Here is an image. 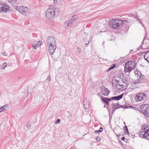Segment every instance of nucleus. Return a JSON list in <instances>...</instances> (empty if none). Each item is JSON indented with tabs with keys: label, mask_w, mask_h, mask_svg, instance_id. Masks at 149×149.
<instances>
[{
	"label": "nucleus",
	"mask_w": 149,
	"mask_h": 149,
	"mask_svg": "<svg viewBox=\"0 0 149 149\" xmlns=\"http://www.w3.org/2000/svg\"><path fill=\"white\" fill-rule=\"evenodd\" d=\"M117 84H117V85H116V87H118V86H120H120H121V85H122V84H118V83H117Z\"/></svg>",
	"instance_id": "nucleus-38"
},
{
	"label": "nucleus",
	"mask_w": 149,
	"mask_h": 149,
	"mask_svg": "<svg viewBox=\"0 0 149 149\" xmlns=\"http://www.w3.org/2000/svg\"><path fill=\"white\" fill-rule=\"evenodd\" d=\"M124 86V85L122 84L121 86L120 87V88H118V90H122L123 89V86Z\"/></svg>",
	"instance_id": "nucleus-29"
},
{
	"label": "nucleus",
	"mask_w": 149,
	"mask_h": 149,
	"mask_svg": "<svg viewBox=\"0 0 149 149\" xmlns=\"http://www.w3.org/2000/svg\"><path fill=\"white\" fill-rule=\"evenodd\" d=\"M60 121V119H58L55 122V123L56 124H58L59 123Z\"/></svg>",
	"instance_id": "nucleus-32"
},
{
	"label": "nucleus",
	"mask_w": 149,
	"mask_h": 149,
	"mask_svg": "<svg viewBox=\"0 0 149 149\" xmlns=\"http://www.w3.org/2000/svg\"><path fill=\"white\" fill-rule=\"evenodd\" d=\"M95 132L97 133H100V132L99 131V130H95Z\"/></svg>",
	"instance_id": "nucleus-37"
},
{
	"label": "nucleus",
	"mask_w": 149,
	"mask_h": 149,
	"mask_svg": "<svg viewBox=\"0 0 149 149\" xmlns=\"http://www.w3.org/2000/svg\"><path fill=\"white\" fill-rule=\"evenodd\" d=\"M140 53L139 52L138 53V55H141V54H140V53Z\"/></svg>",
	"instance_id": "nucleus-49"
},
{
	"label": "nucleus",
	"mask_w": 149,
	"mask_h": 149,
	"mask_svg": "<svg viewBox=\"0 0 149 149\" xmlns=\"http://www.w3.org/2000/svg\"><path fill=\"white\" fill-rule=\"evenodd\" d=\"M27 126L28 127H30V125H29V124H27Z\"/></svg>",
	"instance_id": "nucleus-46"
},
{
	"label": "nucleus",
	"mask_w": 149,
	"mask_h": 149,
	"mask_svg": "<svg viewBox=\"0 0 149 149\" xmlns=\"http://www.w3.org/2000/svg\"><path fill=\"white\" fill-rule=\"evenodd\" d=\"M123 96V94H121L120 95L116 96L117 100H118L120 99H121Z\"/></svg>",
	"instance_id": "nucleus-23"
},
{
	"label": "nucleus",
	"mask_w": 149,
	"mask_h": 149,
	"mask_svg": "<svg viewBox=\"0 0 149 149\" xmlns=\"http://www.w3.org/2000/svg\"><path fill=\"white\" fill-rule=\"evenodd\" d=\"M76 20V16H73L70 20L65 22L64 24L65 28L66 29H68L70 28L74 22Z\"/></svg>",
	"instance_id": "nucleus-6"
},
{
	"label": "nucleus",
	"mask_w": 149,
	"mask_h": 149,
	"mask_svg": "<svg viewBox=\"0 0 149 149\" xmlns=\"http://www.w3.org/2000/svg\"><path fill=\"white\" fill-rule=\"evenodd\" d=\"M140 82H140H140H139V83H140ZM138 83V82H135V84H136V83Z\"/></svg>",
	"instance_id": "nucleus-48"
},
{
	"label": "nucleus",
	"mask_w": 149,
	"mask_h": 149,
	"mask_svg": "<svg viewBox=\"0 0 149 149\" xmlns=\"http://www.w3.org/2000/svg\"><path fill=\"white\" fill-rule=\"evenodd\" d=\"M112 105V109L113 113L114 112L115 110L120 108L119 104L116 103H113Z\"/></svg>",
	"instance_id": "nucleus-16"
},
{
	"label": "nucleus",
	"mask_w": 149,
	"mask_h": 149,
	"mask_svg": "<svg viewBox=\"0 0 149 149\" xmlns=\"http://www.w3.org/2000/svg\"><path fill=\"white\" fill-rule=\"evenodd\" d=\"M144 58V59L149 63V52H147L145 54Z\"/></svg>",
	"instance_id": "nucleus-19"
},
{
	"label": "nucleus",
	"mask_w": 149,
	"mask_h": 149,
	"mask_svg": "<svg viewBox=\"0 0 149 149\" xmlns=\"http://www.w3.org/2000/svg\"><path fill=\"white\" fill-rule=\"evenodd\" d=\"M135 67V63L132 61H128L125 66L124 71L125 72H130Z\"/></svg>",
	"instance_id": "nucleus-3"
},
{
	"label": "nucleus",
	"mask_w": 149,
	"mask_h": 149,
	"mask_svg": "<svg viewBox=\"0 0 149 149\" xmlns=\"http://www.w3.org/2000/svg\"><path fill=\"white\" fill-rule=\"evenodd\" d=\"M59 13V10L58 8L48 9L46 10V17L48 19H52L57 16Z\"/></svg>",
	"instance_id": "nucleus-2"
},
{
	"label": "nucleus",
	"mask_w": 149,
	"mask_h": 149,
	"mask_svg": "<svg viewBox=\"0 0 149 149\" xmlns=\"http://www.w3.org/2000/svg\"><path fill=\"white\" fill-rule=\"evenodd\" d=\"M9 109V106L8 105L6 104L2 107L0 106V112L3 111L4 110H7Z\"/></svg>",
	"instance_id": "nucleus-17"
},
{
	"label": "nucleus",
	"mask_w": 149,
	"mask_h": 149,
	"mask_svg": "<svg viewBox=\"0 0 149 149\" xmlns=\"http://www.w3.org/2000/svg\"><path fill=\"white\" fill-rule=\"evenodd\" d=\"M134 73L135 74H137L138 77L139 78L138 80L139 81H142L144 79L145 77L141 74V73L140 71L136 70Z\"/></svg>",
	"instance_id": "nucleus-13"
},
{
	"label": "nucleus",
	"mask_w": 149,
	"mask_h": 149,
	"mask_svg": "<svg viewBox=\"0 0 149 149\" xmlns=\"http://www.w3.org/2000/svg\"><path fill=\"white\" fill-rule=\"evenodd\" d=\"M89 43V40L88 41V43H86L85 44V45H88Z\"/></svg>",
	"instance_id": "nucleus-45"
},
{
	"label": "nucleus",
	"mask_w": 149,
	"mask_h": 149,
	"mask_svg": "<svg viewBox=\"0 0 149 149\" xmlns=\"http://www.w3.org/2000/svg\"><path fill=\"white\" fill-rule=\"evenodd\" d=\"M46 43L48 46L56 45L55 40L54 38L52 36H49L47 38Z\"/></svg>",
	"instance_id": "nucleus-9"
},
{
	"label": "nucleus",
	"mask_w": 149,
	"mask_h": 149,
	"mask_svg": "<svg viewBox=\"0 0 149 149\" xmlns=\"http://www.w3.org/2000/svg\"><path fill=\"white\" fill-rule=\"evenodd\" d=\"M99 131L100 132H102L103 130V128H102V127H100L99 129Z\"/></svg>",
	"instance_id": "nucleus-35"
},
{
	"label": "nucleus",
	"mask_w": 149,
	"mask_h": 149,
	"mask_svg": "<svg viewBox=\"0 0 149 149\" xmlns=\"http://www.w3.org/2000/svg\"><path fill=\"white\" fill-rule=\"evenodd\" d=\"M101 92L104 95L108 96L109 93H110L109 91L104 87L101 88Z\"/></svg>",
	"instance_id": "nucleus-12"
},
{
	"label": "nucleus",
	"mask_w": 149,
	"mask_h": 149,
	"mask_svg": "<svg viewBox=\"0 0 149 149\" xmlns=\"http://www.w3.org/2000/svg\"><path fill=\"white\" fill-rule=\"evenodd\" d=\"M60 0H54V2H55V3H56V1H60Z\"/></svg>",
	"instance_id": "nucleus-42"
},
{
	"label": "nucleus",
	"mask_w": 149,
	"mask_h": 149,
	"mask_svg": "<svg viewBox=\"0 0 149 149\" xmlns=\"http://www.w3.org/2000/svg\"><path fill=\"white\" fill-rule=\"evenodd\" d=\"M41 41H38L37 42L36 46L37 47H39L41 45Z\"/></svg>",
	"instance_id": "nucleus-24"
},
{
	"label": "nucleus",
	"mask_w": 149,
	"mask_h": 149,
	"mask_svg": "<svg viewBox=\"0 0 149 149\" xmlns=\"http://www.w3.org/2000/svg\"><path fill=\"white\" fill-rule=\"evenodd\" d=\"M84 107L85 109V110L86 111H88V109L89 107V103L88 100H84L83 103Z\"/></svg>",
	"instance_id": "nucleus-14"
},
{
	"label": "nucleus",
	"mask_w": 149,
	"mask_h": 149,
	"mask_svg": "<svg viewBox=\"0 0 149 149\" xmlns=\"http://www.w3.org/2000/svg\"><path fill=\"white\" fill-rule=\"evenodd\" d=\"M8 1L10 3H14L17 0H8Z\"/></svg>",
	"instance_id": "nucleus-30"
},
{
	"label": "nucleus",
	"mask_w": 149,
	"mask_h": 149,
	"mask_svg": "<svg viewBox=\"0 0 149 149\" xmlns=\"http://www.w3.org/2000/svg\"><path fill=\"white\" fill-rule=\"evenodd\" d=\"M111 70V69L109 68L107 70V72H109Z\"/></svg>",
	"instance_id": "nucleus-40"
},
{
	"label": "nucleus",
	"mask_w": 149,
	"mask_h": 149,
	"mask_svg": "<svg viewBox=\"0 0 149 149\" xmlns=\"http://www.w3.org/2000/svg\"><path fill=\"white\" fill-rule=\"evenodd\" d=\"M103 19H100L98 20L96 23V26L97 28L105 27V24L102 23Z\"/></svg>",
	"instance_id": "nucleus-10"
},
{
	"label": "nucleus",
	"mask_w": 149,
	"mask_h": 149,
	"mask_svg": "<svg viewBox=\"0 0 149 149\" xmlns=\"http://www.w3.org/2000/svg\"><path fill=\"white\" fill-rule=\"evenodd\" d=\"M46 80H47V81H50V80H51V79H50V76H48V77H47V78Z\"/></svg>",
	"instance_id": "nucleus-33"
},
{
	"label": "nucleus",
	"mask_w": 149,
	"mask_h": 149,
	"mask_svg": "<svg viewBox=\"0 0 149 149\" xmlns=\"http://www.w3.org/2000/svg\"><path fill=\"white\" fill-rule=\"evenodd\" d=\"M111 100H117L116 96L113 97H111Z\"/></svg>",
	"instance_id": "nucleus-31"
},
{
	"label": "nucleus",
	"mask_w": 149,
	"mask_h": 149,
	"mask_svg": "<svg viewBox=\"0 0 149 149\" xmlns=\"http://www.w3.org/2000/svg\"><path fill=\"white\" fill-rule=\"evenodd\" d=\"M3 9L2 8H1V7L0 8V12H3Z\"/></svg>",
	"instance_id": "nucleus-39"
},
{
	"label": "nucleus",
	"mask_w": 149,
	"mask_h": 149,
	"mask_svg": "<svg viewBox=\"0 0 149 149\" xmlns=\"http://www.w3.org/2000/svg\"><path fill=\"white\" fill-rule=\"evenodd\" d=\"M146 95L143 93H138L135 97L136 100L137 101H140L145 99L146 98Z\"/></svg>",
	"instance_id": "nucleus-8"
},
{
	"label": "nucleus",
	"mask_w": 149,
	"mask_h": 149,
	"mask_svg": "<svg viewBox=\"0 0 149 149\" xmlns=\"http://www.w3.org/2000/svg\"><path fill=\"white\" fill-rule=\"evenodd\" d=\"M121 106L122 107H123V106Z\"/></svg>",
	"instance_id": "nucleus-50"
},
{
	"label": "nucleus",
	"mask_w": 149,
	"mask_h": 149,
	"mask_svg": "<svg viewBox=\"0 0 149 149\" xmlns=\"http://www.w3.org/2000/svg\"><path fill=\"white\" fill-rule=\"evenodd\" d=\"M77 52L79 53H80L81 52V49L79 47H77Z\"/></svg>",
	"instance_id": "nucleus-28"
},
{
	"label": "nucleus",
	"mask_w": 149,
	"mask_h": 149,
	"mask_svg": "<svg viewBox=\"0 0 149 149\" xmlns=\"http://www.w3.org/2000/svg\"><path fill=\"white\" fill-rule=\"evenodd\" d=\"M124 108H125V109H127V106H125V107H124Z\"/></svg>",
	"instance_id": "nucleus-43"
},
{
	"label": "nucleus",
	"mask_w": 149,
	"mask_h": 149,
	"mask_svg": "<svg viewBox=\"0 0 149 149\" xmlns=\"http://www.w3.org/2000/svg\"><path fill=\"white\" fill-rule=\"evenodd\" d=\"M139 136L141 138H145L149 140V130L144 128L139 133Z\"/></svg>",
	"instance_id": "nucleus-5"
},
{
	"label": "nucleus",
	"mask_w": 149,
	"mask_h": 149,
	"mask_svg": "<svg viewBox=\"0 0 149 149\" xmlns=\"http://www.w3.org/2000/svg\"><path fill=\"white\" fill-rule=\"evenodd\" d=\"M122 81V82L125 84V85H126L127 86L128 85L127 84V81L125 79H123Z\"/></svg>",
	"instance_id": "nucleus-25"
},
{
	"label": "nucleus",
	"mask_w": 149,
	"mask_h": 149,
	"mask_svg": "<svg viewBox=\"0 0 149 149\" xmlns=\"http://www.w3.org/2000/svg\"><path fill=\"white\" fill-rule=\"evenodd\" d=\"M7 65V63L6 62L3 63L1 66V68L2 69H5Z\"/></svg>",
	"instance_id": "nucleus-22"
},
{
	"label": "nucleus",
	"mask_w": 149,
	"mask_h": 149,
	"mask_svg": "<svg viewBox=\"0 0 149 149\" xmlns=\"http://www.w3.org/2000/svg\"><path fill=\"white\" fill-rule=\"evenodd\" d=\"M116 64H113L112 65H111L110 67V68L112 70L116 66Z\"/></svg>",
	"instance_id": "nucleus-26"
},
{
	"label": "nucleus",
	"mask_w": 149,
	"mask_h": 149,
	"mask_svg": "<svg viewBox=\"0 0 149 149\" xmlns=\"http://www.w3.org/2000/svg\"><path fill=\"white\" fill-rule=\"evenodd\" d=\"M102 101L103 102L105 103L107 105H108L109 101H111V99L107 97H103L102 99Z\"/></svg>",
	"instance_id": "nucleus-18"
},
{
	"label": "nucleus",
	"mask_w": 149,
	"mask_h": 149,
	"mask_svg": "<svg viewBox=\"0 0 149 149\" xmlns=\"http://www.w3.org/2000/svg\"><path fill=\"white\" fill-rule=\"evenodd\" d=\"M140 53V54H143V53H144V52H139Z\"/></svg>",
	"instance_id": "nucleus-44"
},
{
	"label": "nucleus",
	"mask_w": 149,
	"mask_h": 149,
	"mask_svg": "<svg viewBox=\"0 0 149 149\" xmlns=\"http://www.w3.org/2000/svg\"><path fill=\"white\" fill-rule=\"evenodd\" d=\"M95 139L96 141H100L101 139L100 137L97 136L96 137Z\"/></svg>",
	"instance_id": "nucleus-27"
},
{
	"label": "nucleus",
	"mask_w": 149,
	"mask_h": 149,
	"mask_svg": "<svg viewBox=\"0 0 149 149\" xmlns=\"http://www.w3.org/2000/svg\"><path fill=\"white\" fill-rule=\"evenodd\" d=\"M125 138L123 137L121 138V140H123V141H124L125 140Z\"/></svg>",
	"instance_id": "nucleus-41"
},
{
	"label": "nucleus",
	"mask_w": 149,
	"mask_h": 149,
	"mask_svg": "<svg viewBox=\"0 0 149 149\" xmlns=\"http://www.w3.org/2000/svg\"><path fill=\"white\" fill-rule=\"evenodd\" d=\"M3 55L6 56V53L5 52H3L1 53Z\"/></svg>",
	"instance_id": "nucleus-36"
},
{
	"label": "nucleus",
	"mask_w": 149,
	"mask_h": 149,
	"mask_svg": "<svg viewBox=\"0 0 149 149\" xmlns=\"http://www.w3.org/2000/svg\"><path fill=\"white\" fill-rule=\"evenodd\" d=\"M36 45H32V47L33 49H36Z\"/></svg>",
	"instance_id": "nucleus-34"
},
{
	"label": "nucleus",
	"mask_w": 149,
	"mask_h": 149,
	"mask_svg": "<svg viewBox=\"0 0 149 149\" xmlns=\"http://www.w3.org/2000/svg\"><path fill=\"white\" fill-rule=\"evenodd\" d=\"M139 49H142V47L141 46L139 48Z\"/></svg>",
	"instance_id": "nucleus-47"
},
{
	"label": "nucleus",
	"mask_w": 149,
	"mask_h": 149,
	"mask_svg": "<svg viewBox=\"0 0 149 149\" xmlns=\"http://www.w3.org/2000/svg\"><path fill=\"white\" fill-rule=\"evenodd\" d=\"M124 22H125L127 25L128 24V21L127 19L123 20L118 19H112L109 22V25L113 29H118L123 26Z\"/></svg>",
	"instance_id": "nucleus-1"
},
{
	"label": "nucleus",
	"mask_w": 149,
	"mask_h": 149,
	"mask_svg": "<svg viewBox=\"0 0 149 149\" xmlns=\"http://www.w3.org/2000/svg\"><path fill=\"white\" fill-rule=\"evenodd\" d=\"M135 18L136 19H137V20L138 21V22H139V23H140L141 24V25H142V26H143V24L142 23V22L141 21L140 19L139 18H138L137 15H136Z\"/></svg>",
	"instance_id": "nucleus-21"
},
{
	"label": "nucleus",
	"mask_w": 149,
	"mask_h": 149,
	"mask_svg": "<svg viewBox=\"0 0 149 149\" xmlns=\"http://www.w3.org/2000/svg\"><path fill=\"white\" fill-rule=\"evenodd\" d=\"M124 132L125 134H127V135H128L129 134V133L128 132V130L126 126H125L124 128Z\"/></svg>",
	"instance_id": "nucleus-20"
},
{
	"label": "nucleus",
	"mask_w": 149,
	"mask_h": 149,
	"mask_svg": "<svg viewBox=\"0 0 149 149\" xmlns=\"http://www.w3.org/2000/svg\"><path fill=\"white\" fill-rule=\"evenodd\" d=\"M140 109L142 112L145 116L149 115V105L145 104L141 105Z\"/></svg>",
	"instance_id": "nucleus-7"
},
{
	"label": "nucleus",
	"mask_w": 149,
	"mask_h": 149,
	"mask_svg": "<svg viewBox=\"0 0 149 149\" xmlns=\"http://www.w3.org/2000/svg\"><path fill=\"white\" fill-rule=\"evenodd\" d=\"M48 51L49 53L51 55H52L54 52L56 48V45H53L48 46Z\"/></svg>",
	"instance_id": "nucleus-11"
},
{
	"label": "nucleus",
	"mask_w": 149,
	"mask_h": 149,
	"mask_svg": "<svg viewBox=\"0 0 149 149\" xmlns=\"http://www.w3.org/2000/svg\"><path fill=\"white\" fill-rule=\"evenodd\" d=\"M15 9L24 15H26L29 14V9L26 7L17 6L16 7Z\"/></svg>",
	"instance_id": "nucleus-4"
},
{
	"label": "nucleus",
	"mask_w": 149,
	"mask_h": 149,
	"mask_svg": "<svg viewBox=\"0 0 149 149\" xmlns=\"http://www.w3.org/2000/svg\"><path fill=\"white\" fill-rule=\"evenodd\" d=\"M1 8H2L3 9V12H7V11H8L9 9V7L8 5L6 3H4L3 4Z\"/></svg>",
	"instance_id": "nucleus-15"
}]
</instances>
